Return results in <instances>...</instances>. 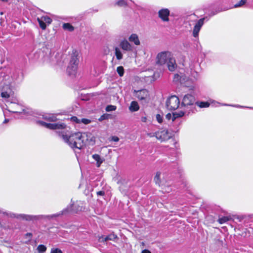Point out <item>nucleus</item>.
<instances>
[{"label": "nucleus", "instance_id": "1", "mask_svg": "<svg viewBox=\"0 0 253 253\" xmlns=\"http://www.w3.org/2000/svg\"><path fill=\"white\" fill-rule=\"evenodd\" d=\"M61 137L64 142L73 149L81 150L87 143H94L95 142L94 137L89 132H78L69 136L62 134Z\"/></svg>", "mask_w": 253, "mask_h": 253}, {"label": "nucleus", "instance_id": "2", "mask_svg": "<svg viewBox=\"0 0 253 253\" xmlns=\"http://www.w3.org/2000/svg\"><path fill=\"white\" fill-rule=\"evenodd\" d=\"M68 211L67 209H66L60 212L53 214L52 215H28V214H20L16 215L14 213H10L9 216L11 217H16V218H21L26 220L30 221V220H39L41 219L47 218L50 219L52 218H55L58 217L63 214L66 213Z\"/></svg>", "mask_w": 253, "mask_h": 253}, {"label": "nucleus", "instance_id": "3", "mask_svg": "<svg viewBox=\"0 0 253 253\" xmlns=\"http://www.w3.org/2000/svg\"><path fill=\"white\" fill-rule=\"evenodd\" d=\"M78 56V52L76 50H73L67 69V72L69 75H75L76 73L79 62Z\"/></svg>", "mask_w": 253, "mask_h": 253}, {"label": "nucleus", "instance_id": "4", "mask_svg": "<svg viewBox=\"0 0 253 253\" xmlns=\"http://www.w3.org/2000/svg\"><path fill=\"white\" fill-rule=\"evenodd\" d=\"M180 105V101L178 97L175 95L171 96L166 102V106L168 109L170 111L177 109Z\"/></svg>", "mask_w": 253, "mask_h": 253}, {"label": "nucleus", "instance_id": "5", "mask_svg": "<svg viewBox=\"0 0 253 253\" xmlns=\"http://www.w3.org/2000/svg\"><path fill=\"white\" fill-rule=\"evenodd\" d=\"M171 55L169 51H163L158 54L156 57V63L159 65H164L169 59Z\"/></svg>", "mask_w": 253, "mask_h": 253}, {"label": "nucleus", "instance_id": "6", "mask_svg": "<svg viewBox=\"0 0 253 253\" xmlns=\"http://www.w3.org/2000/svg\"><path fill=\"white\" fill-rule=\"evenodd\" d=\"M155 137L161 141H164L170 139L172 137V135L168 130L164 129L156 132Z\"/></svg>", "mask_w": 253, "mask_h": 253}, {"label": "nucleus", "instance_id": "7", "mask_svg": "<svg viewBox=\"0 0 253 253\" xmlns=\"http://www.w3.org/2000/svg\"><path fill=\"white\" fill-rule=\"evenodd\" d=\"M38 123L41 124L42 126L50 129H64L66 127L65 124L61 123L50 124L46 123L43 121H39Z\"/></svg>", "mask_w": 253, "mask_h": 253}, {"label": "nucleus", "instance_id": "8", "mask_svg": "<svg viewBox=\"0 0 253 253\" xmlns=\"http://www.w3.org/2000/svg\"><path fill=\"white\" fill-rule=\"evenodd\" d=\"M195 97L191 94H185L182 101L181 105L184 106H191L196 104Z\"/></svg>", "mask_w": 253, "mask_h": 253}, {"label": "nucleus", "instance_id": "9", "mask_svg": "<svg viewBox=\"0 0 253 253\" xmlns=\"http://www.w3.org/2000/svg\"><path fill=\"white\" fill-rule=\"evenodd\" d=\"M136 96L140 100L146 102L149 98V93L146 89H142L136 92Z\"/></svg>", "mask_w": 253, "mask_h": 253}, {"label": "nucleus", "instance_id": "10", "mask_svg": "<svg viewBox=\"0 0 253 253\" xmlns=\"http://www.w3.org/2000/svg\"><path fill=\"white\" fill-rule=\"evenodd\" d=\"M205 19V18H201L199 19L198 22L196 23L194 27L193 31V36L196 38L198 36L199 32L204 24V21Z\"/></svg>", "mask_w": 253, "mask_h": 253}, {"label": "nucleus", "instance_id": "11", "mask_svg": "<svg viewBox=\"0 0 253 253\" xmlns=\"http://www.w3.org/2000/svg\"><path fill=\"white\" fill-rule=\"evenodd\" d=\"M159 17L163 21H169V10L168 8H163L159 10L158 12Z\"/></svg>", "mask_w": 253, "mask_h": 253}, {"label": "nucleus", "instance_id": "12", "mask_svg": "<svg viewBox=\"0 0 253 253\" xmlns=\"http://www.w3.org/2000/svg\"><path fill=\"white\" fill-rule=\"evenodd\" d=\"M120 46L121 48L126 51H131L133 49V47L131 44L126 39L122 41L120 43Z\"/></svg>", "mask_w": 253, "mask_h": 253}, {"label": "nucleus", "instance_id": "13", "mask_svg": "<svg viewBox=\"0 0 253 253\" xmlns=\"http://www.w3.org/2000/svg\"><path fill=\"white\" fill-rule=\"evenodd\" d=\"M167 66L170 71H173L177 66L175 60L173 57L172 54L170 55L169 59L167 61Z\"/></svg>", "mask_w": 253, "mask_h": 253}, {"label": "nucleus", "instance_id": "14", "mask_svg": "<svg viewBox=\"0 0 253 253\" xmlns=\"http://www.w3.org/2000/svg\"><path fill=\"white\" fill-rule=\"evenodd\" d=\"M128 40L130 42H134L136 45H139L140 44L138 36L135 34H131L128 38Z\"/></svg>", "mask_w": 253, "mask_h": 253}, {"label": "nucleus", "instance_id": "15", "mask_svg": "<svg viewBox=\"0 0 253 253\" xmlns=\"http://www.w3.org/2000/svg\"><path fill=\"white\" fill-rule=\"evenodd\" d=\"M84 204L82 201L77 202L73 205V210L75 211H81L84 209Z\"/></svg>", "mask_w": 253, "mask_h": 253}, {"label": "nucleus", "instance_id": "16", "mask_svg": "<svg viewBox=\"0 0 253 253\" xmlns=\"http://www.w3.org/2000/svg\"><path fill=\"white\" fill-rule=\"evenodd\" d=\"M251 218V215H238V221L240 222H244L245 223H249V221Z\"/></svg>", "mask_w": 253, "mask_h": 253}, {"label": "nucleus", "instance_id": "17", "mask_svg": "<svg viewBox=\"0 0 253 253\" xmlns=\"http://www.w3.org/2000/svg\"><path fill=\"white\" fill-rule=\"evenodd\" d=\"M139 107L137 102L136 101H132L131 102L130 105L129 107V109L131 112L137 111L139 110Z\"/></svg>", "mask_w": 253, "mask_h": 253}, {"label": "nucleus", "instance_id": "18", "mask_svg": "<svg viewBox=\"0 0 253 253\" xmlns=\"http://www.w3.org/2000/svg\"><path fill=\"white\" fill-rule=\"evenodd\" d=\"M43 118L49 122H55L57 120L56 116L54 114H47L43 116Z\"/></svg>", "mask_w": 253, "mask_h": 253}, {"label": "nucleus", "instance_id": "19", "mask_svg": "<svg viewBox=\"0 0 253 253\" xmlns=\"http://www.w3.org/2000/svg\"><path fill=\"white\" fill-rule=\"evenodd\" d=\"M93 159L96 161V166L99 167L102 163L103 160L101 158L100 156L98 154H94L92 155Z\"/></svg>", "mask_w": 253, "mask_h": 253}, {"label": "nucleus", "instance_id": "20", "mask_svg": "<svg viewBox=\"0 0 253 253\" xmlns=\"http://www.w3.org/2000/svg\"><path fill=\"white\" fill-rule=\"evenodd\" d=\"M184 114L185 113L183 111H180L178 112L173 113L172 118V122H173L177 118L182 117L184 116Z\"/></svg>", "mask_w": 253, "mask_h": 253}, {"label": "nucleus", "instance_id": "21", "mask_svg": "<svg viewBox=\"0 0 253 253\" xmlns=\"http://www.w3.org/2000/svg\"><path fill=\"white\" fill-rule=\"evenodd\" d=\"M161 172H157L156 174V175L154 177V180L156 184L160 186L161 184V180L160 179Z\"/></svg>", "mask_w": 253, "mask_h": 253}, {"label": "nucleus", "instance_id": "22", "mask_svg": "<svg viewBox=\"0 0 253 253\" xmlns=\"http://www.w3.org/2000/svg\"><path fill=\"white\" fill-rule=\"evenodd\" d=\"M115 50V55L116 56L117 59L118 60L122 59L123 58V54L120 49L118 47H116Z\"/></svg>", "mask_w": 253, "mask_h": 253}, {"label": "nucleus", "instance_id": "23", "mask_svg": "<svg viewBox=\"0 0 253 253\" xmlns=\"http://www.w3.org/2000/svg\"><path fill=\"white\" fill-rule=\"evenodd\" d=\"M63 28L64 30H68L70 32L73 31L74 30V27L68 23L63 24Z\"/></svg>", "mask_w": 253, "mask_h": 253}, {"label": "nucleus", "instance_id": "24", "mask_svg": "<svg viewBox=\"0 0 253 253\" xmlns=\"http://www.w3.org/2000/svg\"><path fill=\"white\" fill-rule=\"evenodd\" d=\"M196 104L200 108L208 107L210 106V103L207 102H196Z\"/></svg>", "mask_w": 253, "mask_h": 253}, {"label": "nucleus", "instance_id": "25", "mask_svg": "<svg viewBox=\"0 0 253 253\" xmlns=\"http://www.w3.org/2000/svg\"><path fill=\"white\" fill-rule=\"evenodd\" d=\"M37 250L39 253H43L46 250V247L43 245H40L37 247Z\"/></svg>", "mask_w": 253, "mask_h": 253}, {"label": "nucleus", "instance_id": "26", "mask_svg": "<svg viewBox=\"0 0 253 253\" xmlns=\"http://www.w3.org/2000/svg\"><path fill=\"white\" fill-rule=\"evenodd\" d=\"M41 18L45 23H47L48 24H50L52 22V19L49 17L47 16H43L41 17Z\"/></svg>", "mask_w": 253, "mask_h": 253}, {"label": "nucleus", "instance_id": "27", "mask_svg": "<svg viewBox=\"0 0 253 253\" xmlns=\"http://www.w3.org/2000/svg\"><path fill=\"white\" fill-rule=\"evenodd\" d=\"M38 21L39 23V25H40L41 28L43 30L45 29L46 26L45 23L42 20V19L41 18H38Z\"/></svg>", "mask_w": 253, "mask_h": 253}, {"label": "nucleus", "instance_id": "28", "mask_svg": "<svg viewBox=\"0 0 253 253\" xmlns=\"http://www.w3.org/2000/svg\"><path fill=\"white\" fill-rule=\"evenodd\" d=\"M117 71L120 77H122L124 74V69L122 66L117 67Z\"/></svg>", "mask_w": 253, "mask_h": 253}, {"label": "nucleus", "instance_id": "29", "mask_svg": "<svg viewBox=\"0 0 253 253\" xmlns=\"http://www.w3.org/2000/svg\"><path fill=\"white\" fill-rule=\"evenodd\" d=\"M116 108H117V107L116 106L110 105H108L107 106H106V111L107 112L115 111V110H116Z\"/></svg>", "mask_w": 253, "mask_h": 253}, {"label": "nucleus", "instance_id": "30", "mask_svg": "<svg viewBox=\"0 0 253 253\" xmlns=\"http://www.w3.org/2000/svg\"><path fill=\"white\" fill-rule=\"evenodd\" d=\"M106 237L107 241H108V240H112L113 241L117 238V235L114 234H111Z\"/></svg>", "mask_w": 253, "mask_h": 253}, {"label": "nucleus", "instance_id": "31", "mask_svg": "<svg viewBox=\"0 0 253 253\" xmlns=\"http://www.w3.org/2000/svg\"><path fill=\"white\" fill-rule=\"evenodd\" d=\"M110 115L108 114H104L102 115L99 119V121H102L104 120H107L109 118Z\"/></svg>", "mask_w": 253, "mask_h": 253}, {"label": "nucleus", "instance_id": "32", "mask_svg": "<svg viewBox=\"0 0 253 253\" xmlns=\"http://www.w3.org/2000/svg\"><path fill=\"white\" fill-rule=\"evenodd\" d=\"M228 220H229V218L228 217H226V216L222 217L219 218L218 219V222L220 224L224 223L226 222V221H227Z\"/></svg>", "mask_w": 253, "mask_h": 253}, {"label": "nucleus", "instance_id": "33", "mask_svg": "<svg viewBox=\"0 0 253 253\" xmlns=\"http://www.w3.org/2000/svg\"><path fill=\"white\" fill-rule=\"evenodd\" d=\"M1 96L2 98H8L10 96V93L8 91H2L1 93Z\"/></svg>", "mask_w": 253, "mask_h": 253}, {"label": "nucleus", "instance_id": "34", "mask_svg": "<svg viewBox=\"0 0 253 253\" xmlns=\"http://www.w3.org/2000/svg\"><path fill=\"white\" fill-rule=\"evenodd\" d=\"M91 122V121L87 119L83 118L81 119V123H83L85 125H87Z\"/></svg>", "mask_w": 253, "mask_h": 253}, {"label": "nucleus", "instance_id": "35", "mask_svg": "<svg viewBox=\"0 0 253 253\" xmlns=\"http://www.w3.org/2000/svg\"><path fill=\"white\" fill-rule=\"evenodd\" d=\"M116 4L120 6H125L126 5V2L124 0H119L116 2Z\"/></svg>", "mask_w": 253, "mask_h": 253}, {"label": "nucleus", "instance_id": "36", "mask_svg": "<svg viewBox=\"0 0 253 253\" xmlns=\"http://www.w3.org/2000/svg\"><path fill=\"white\" fill-rule=\"evenodd\" d=\"M50 253H62V252L58 248H52L51 250Z\"/></svg>", "mask_w": 253, "mask_h": 253}, {"label": "nucleus", "instance_id": "37", "mask_svg": "<svg viewBox=\"0 0 253 253\" xmlns=\"http://www.w3.org/2000/svg\"><path fill=\"white\" fill-rule=\"evenodd\" d=\"M71 120L78 124L81 123V119H78L77 117L74 116L71 118Z\"/></svg>", "mask_w": 253, "mask_h": 253}, {"label": "nucleus", "instance_id": "38", "mask_svg": "<svg viewBox=\"0 0 253 253\" xmlns=\"http://www.w3.org/2000/svg\"><path fill=\"white\" fill-rule=\"evenodd\" d=\"M156 119H157V121L159 123H162L163 122V117L160 114H157L156 115Z\"/></svg>", "mask_w": 253, "mask_h": 253}, {"label": "nucleus", "instance_id": "39", "mask_svg": "<svg viewBox=\"0 0 253 253\" xmlns=\"http://www.w3.org/2000/svg\"><path fill=\"white\" fill-rule=\"evenodd\" d=\"M98 240L100 242H104L107 241L106 237L104 236L99 237Z\"/></svg>", "mask_w": 253, "mask_h": 253}, {"label": "nucleus", "instance_id": "40", "mask_svg": "<svg viewBox=\"0 0 253 253\" xmlns=\"http://www.w3.org/2000/svg\"><path fill=\"white\" fill-rule=\"evenodd\" d=\"M181 77L179 75H178V74L174 75V78H173L174 81H180L181 82Z\"/></svg>", "mask_w": 253, "mask_h": 253}, {"label": "nucleus", "instance_id": "41", "mask_svg": "<svg viewBox=\"0 0 253 253\" xmlns=\"http://www.w3.org/2000/svg\"><path fill=\"white\" fill-rule=\"evenodd\" d=\"M247 2V0H241L238 2V7L242 6Z\"/></svg>", "mask_w": 253, "mask_h": 253}, {"label": "nucleus", "instance_id": "42", "mask_svg": "<svg viewBox=\"0 0 253 253\" xmlns=\"http://www.w3.org/2000/svg\"><path fill=\"white\" fill-rule=\"evenodd\" d=\"M166 118L167 120H169L171 119H172V116L170 113H168L166 115Z\"/></svg>", "mask_w": 253, "mask_h": 253}, {"label": "nucleus", "instance_id": "43", "mask_svg": "<svg viewBox=\"0 0 253 253\" xmlns=\"http://www.w3.org/2000/svg\"><path fill=\"white\" fill-rule=\"evenodd\" d=\"M112 140L114 142H118L119 140V139L117 136H114L112 137Z\"/></svg>", "mask_w": 253, "mask_h": 253}, {"label": "nucleus", "instance_id": "44", "mask_svg": "<svg viewBox=\"0 0 253 253\" xmlns=\"http://www.w3.org/2000/svg\"><path fill=\"white\" fill-rule=\"evenodd\" d=\"M105 194V192L103 191H98L97 192V195L98 196H103Z\"/></svg>", "mask_w": 253, "mask_h": 253}, {"label": "nucleus", "instance_id": "45", "mask_svg": "<svg viewBox=\"0 0 253 253\" xmlns=\"http://www.w3.org/2000/svg\"><path fill=\"white\" fill-rule=\"evenodd\" d=\"M141 253H151L150 251L147 249H145L142 251Z\"/></svg>", "mask_w": 253, "mask_h": 253}, {"label": "nucleus", "instance_id": "46", "mask_svg": "<svg viewBox=\"0 0 253 253\" xmlns=\"http://www.w3.org/2000/svg\"><path fill=\"white\" fill-rule=\"evenodd\" d=\"M247 230V228L245 229V231H244V233L240 234L241 235V236H247V232H246Z\"/></svg>", "mask_w": 253, "mask_h": 253}, {"label": "nucleus", "instance_id": "47", "mask_svg": "<svg viewBox=\"0 0 253 253\" xmlns=\"http://www.w3.org/2000/svg\"><path fill=\"white\" fill-rule=\"evenodd\" d=\"M147 135L152 137H154V136H155V133H148Z\"/></svg>", "mask_w": 253, "mask_h": 253}, {"label": "nucleus", "instance_id": "48", "mask_svg": "<svg viewBox=\"0 0 253 253\" xmlns=\"http://www.w3.org/2000/svg\"><path fill=\"white\" fill-rule=\"evenodd\" d=\"M147 120V118L146 117H142L141 121L143 122H146Z\"/></svg>", "mask_w": 253, "mask_h": 253}, {"label": "nucleus", "instance_id": "49", "mask_svg": "<svg viewBox=\"0 0 253 253\" xmlns=\"http://www.w3.org/2000/svg\"><path fill=\"white\" fill-rule=\"evenodd\" d=\"M26 236H29L30 237H32V234H31V233H27V234H26Z\"/></svg>", "mask_w": 253, "mask_h": 253}, {"label": "nucleus", "instance_id": "50", "mask_svg": "<svg viewBox=\"0 0 253 253\" xmlns=\"http://www.w3.org/2000/svg\"><path fill=\"white\" fill-rule=\"evenodd\" d=\"M8 121L9 120L8 119H5L4 121L3 122V123H6L8 122Z\"/></svg>", "mask_w": 253, "mask_h": 253}, {"label": "nucleus", "instance_id": "51", "mask_svg": "<svg viewBox=\"0 0 253 253\" xmlns=\"http://www.w3.org/2000/svg\"><path fill=\"white\" fill-rule=\"evenodd\" d=\"M141 245H142L143 246H144V245H145V244H144V242H141Z\"/></svg>", "mask_w": 253, "mask_h": 253}, {"label": "nucleus", "instance_id": "52", "mask_svg": "<svg viewBox=\"0 0 253 253\" xmlns=\"http://www.w3.org/2000/svg\"><path fill=\"white\" fill-rule=\"evenodd\" d=\"M23 112L24 114L27 113V112L25 111V110H23Z\"/></svg>", "mask_w": 253, "mask_h": 253}, {"label": "nucleus", "instance_id": "53", "mask_svg": "<svg viewBox=\"0 0 253 253\" xmlns=\"http://www.w3.org/2000/svg\"><path fill=\"white\" fill-rule=\"evenodd\" d=\"M234 7H237V4H235Z\"/></svg>", "mask_w": 253, "mask_h": 253}, {"label": "nucleus", "instance_id": "54", "mask_svg": "<svg viewBox=\"0 0 253 253\" xmlns=\"http://www.w3.org/2000/svg\"><path fill=\"white\" fill-rule=\"evenodd\" d=\"M12 112L14 113H19V112H17V111H12Z\"/></svg>", "mask_w": 253, "mask_h": 253}, {"label": "nucleus", "instance_id": "55", "mask_svg": "<svg viewBox=\"0 0 253 253\" xmlns=\"http://www.w3.org/2000/svg\"><path fill=\"white\" fill-rule=\"evenodd\" d=\"M0 14V15H2L3 14V12H1Z\"/></svg>", "mask_w": 253, "mask_h": 253}]
</instances>
